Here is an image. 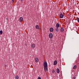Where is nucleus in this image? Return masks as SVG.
<instances>
[{"instance_id":"f257e3e1","label":"nucleus","mask_w":79,"mask_h":79,"mask_svg":"<svg viewBox=\"0 0 79 79\" xmlns=\"http://www.w3.org/2000/svg\"><path fill=\"white\" fill-rule=\"evenodd\" d=\"M44 69L45 71H47L48 69H47V67H48V65L47 64V62L44 61Z\"/></svg>"},{"instance_id":"f03ea898","label":"nucleus","mask_w":79,"mask_h":79,"mask_svg":"<svg viewBox=\"0 0 79 79\" xmlns=\"http://www.w3.org/2000/svg\"><path fill=\"white\" fill-rule=\"evenodd\" d=\"M49 37L50 39H52L53 38V34L52 33H50L49 35Z\"/></svg>"},{"instance_id":"7ed1b4c3","label":"nucleus","mask_w":79,"mask_h":79,"mask_svg":"<svg viewBox=\"0 0 79 79\" xmlns=\"http://www.w3.org/2000/svg\"><path fill=\"white\" fill-rule=\"evenodd\" d=\"M19 22L21 23L23 21V17H20L19 19Z\"/></svg>"},{"instance_id":"20e7f679","label":"nucleus","mask_w":79,"mask_h":79,"mask_svg":"<svg viewBox=\"0 0 79 79\" xmlns=\"http://www.w3.org/2000/svg\"><path fill=\"white\" fill-rule=\"evenodd\" d=\"M35 47V45L34 44H32L31 45V48H34Z\"/></svg>"},{"instance_id":"39448f33","label":"nucleus","mask_w":79,"mask_h":79,"mask_svg":"<svg viewBox=\"0 0 79 79\" xmlns=\"http://www.w3.org/2000/svg\"><path fill=\"white\" fill-rule=\"evenodd\" d=\"M64 31V29L63 28V27H61L60 28V31L61 32H63Z\"/></svg>"},{"instance_id":"423d86ee","label":"nucleus","mask_w":79,"mask_h":79,"mask_svg":"<svg viewBox=\"0 0 79 79\" xmlns=\"http://www.w3.org/2000/svg\"><path fill=\"white\" fill-rule=\"evenodd\" d=\"M56 32H59L60 30H59V29H58V28H56Z\"/></svg>"},{"instance_id":"0eeeda50","label":"nucleus","mask_w":79,"mask_h":79,"mask_svg":"<svg viewBox=\"0 0 79 79\" xmlns=\"http://www.w3.org/2000/svg\"><path fill=\"white\" fill-rule=\"evenodd\" d=\"M35 61L36 63H37L39 61V59L37 58H36L35 59Z\"/></svg>"},{"instance_id":"6e6552de","label":"nucleus","mask_w":79,"mask_h":79,"mask_svg":"<svg viewBox=\"0 0 79 79\" xmlns=\"http://www.w3.org/2000/svg\"><path fill=\"white\" fill-rule=\"evenodd\" d=\"M60 18H63V14H61L60 15Z\"/></svg>"},{"instance_id":"1a4fd4ad","label":"nucleus","mask_w":79,"mask_h":79,"mask_svg":"<svg viewBox=\"0 0 79 79\" xmlns=\"http://www.w3.org/2000/svg\"><path fill=\"white\" fill-rule=\"evenodd\" d=\"M56 27L57 28H58V27H60V25H59V23H57L56 24Z\"/></svg>"},{"instance_id":"9d476101","label":"nucleus","mask_w":79,"mask_h":79,"mask_svg":"<svg viewBox=\"0 0 79 79\" xmlns=\"http://www.w3.org/2000/svg\"><path fill=\"white\" fill-rule=\"evenodd\" d=\"M57 64V61L55 60L54 62V65H56Z\"/></svg>"},{"instance_id":"9b49d317","label":"nucleus","mask_w":79,"mask_h":79,"mask_svg":"<svg viewBox=\"0 0 79 79\" xmlns=\"http://www.w3.org/2000/svg\"><path fill=\"white\" fill-rule=\"evenodd\" d=\"M56 72L58 74L60 73V70L58 68H57L56 69Z\"/></svg>"},{"instance_id":"f8f14e48","label":"nucleus","mask_w":79,"mask_h":79,"mask_svg":"<svg viewBox=\"0 0 79 79\" xmlns=\"http://www.w3.org/2000/svg\"><path fill=\"white\" fill-rule=\"evenodd\" d=\"M50 31L53 32V28H51L50 29Z\"/></svg>"},{"instance_id":"ddd939ff","label":"nucleus","mask_w":79,"mask_h":79,"mask_svg":"<svg viewBox=\"0 0 79 79\" xmlns=\"http://www.w3.org/2000/svg\"><path fill=\"white\" fill-rule=\"evenodd\" d=\"M2 34H3V31H2V30H1L0 31V34L2 35Z\"/></svg>"},{"instance_id":"4468645a","label":"nucleus","mask_w":79,"mask_h":79,"mask_svg":"<svg viewBox=\"0 0 79 79\" xmlns=\"http://www.w3.org/2000/svg\"><path fill=\"white\" fill-rule=\"evenodd\" d=\"M36 28L37 29H39V25H36Z\"/></svg>"},{"instance_id":"2eb2a0df","label":"nucleus","mask_w":79,"mask_h":79,"mask_svg":"<svg viewBox=\"0 0 79 79\" xmlns=\"http://www.w3.org/2000/svg\"><path fill=\"white\" fill-rule=\"evenodd\" d=\"M15 79H19V77H18V76H15Z\"/></svg>"},{"instance_id":"dca6fc26","label":"nucleus","mask_w":79,"mask_h":79,"mask_svg":"<svg viewBox=\"0 0 79 79\" xmlns=\"http://www.w3.org/2000/svg\"><path fill=\"white\" fill-rule=\"evenodd\" d=\"M73 68L74 69H76V65H74L73 67Z\"/></svg>"},{"instance_id":"f3484780","label":"nucleus","mask_w":79,"mask_h":79,"mask_svg":"<svg viewBox=\"0 0 79 79\" xmlns=\"http://www.w3.org/2000/svg\"><path fill=\"white\" fill-rule=\"evenodd\" d=\"M77 21L78 23H79V18H77Z\"/></svg>"},{"instance_id":"a211bd4d","label":"nucleus","mask_w":79,"mask_h":79,"mask_svg":"<svg viewBox=\"0 0 79 79\" xmlns=\"http://www.w3.org/2000/svg\"><path fill=\"white\" fill-rule=\"evenodd\" d=\"M15 2V0H12V3H13Z\"/></svg>"},{"instance_id":"6ab92c4d","label":"nucleus","mask_w":79,"mask_h":79,"mask_svg":"<svg viewBox=\"0 0 79 79\" xmlns=\"http://www.w3.org/2000/svg\"><path fill=\"white\" fill-rule=\"evenodd\" d=\"M52 73H55V70H53L52 72Z\"/></svg>"},{"instance_id":"aec40b11","label":"nucleus","mask_w":79,"mask_h":79,"mask_svg":"<svg viewBox=\"0 0 79 79\" xmlns=\"http://www.w3.org/2000/svg\"><path fill=\"white\" fill-rule=\"evenodd\" d=\"M38 79H41V78L40 77H39L38 78Z\"/></svg>"},{"instance_id":"412c9836","label":"nucleus","mask_w":79,"mask_h":79,"mask_svg":"<svg viewBox=\"0 0 79 79\" xmlns=\"http://www.w3.org/2000/svg\"><path fill=\"white\" fill-rule=\"evenodd\" d=\"M73 79H76V77H73Z\"/></svg>"},{"instance_id":"4be33fe9","label":"nucleus","mask_w":79,"mask_h":79,"mask_svg":"<svg viewBox=\"0 0 79 79\" xmlns=\"http://www.w3.org/2000/svg\"><path fill=\"white\" fill-rule=\"evenodd\" d=\"M6 19H7V20H8V18H6Z\"/></svg>"}]
</instances>
